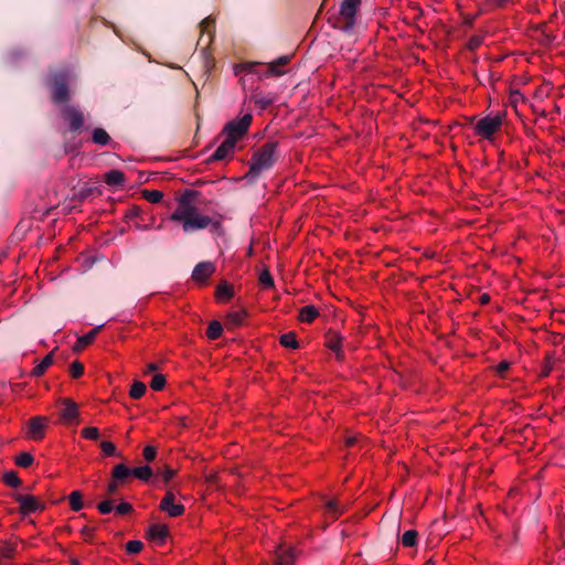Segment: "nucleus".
<instances>
[{
    "label": "nucleus",
    "mask_w": 565,
    "mask_h": 565,
    "mask_svg": "<svg viewBox=\"0 0 565 565\" xmlns=\"http://www.w3.org/2000/svg\"><path fill=\"white\" fill-rule=\"evenodd\" d=\"M196 192L185 190L177 199V206L170 215V221L179 225L184 233L210 228L212 233H223V216L204 214L195 204Z\"/></svg>",
    "instance_id": "f257e3e1"
},
{
    "label": "nucleus",
    "mask_w": 565,
    "mask_h": 565,
    "mask_svg": "<svg viewBox=\"0 0 565 565\" xmlns=\"http://www.w3.org/2000/svg\"><path fill=\"white\" fill-rule=\"evenodd\" d=\"M277 142H266L256 150L249 162V174L258 175L274 166L277 160Z\"/></svg>",
    "instance_id": "f03ea898"
},
{
    "label": "nucleus",
    "mask_w": 565,
    "mask_h": 565,
    "mask_svg": "<svg viewBox=\"0 0 565 565\" xmlns=\"http://www.w3.org/2000/svg\"><path fill=\"white\" fill-rule=\"evenodd\" d=\"M505 119V113H497L495 115H487L480 118L475 127V134L483 139L492 140L501 130Z\"/></svg>",
    "instance_id": "7ed1b4c3"
},
{
    "label": "nucleus",
    "mask_w": 565,
    "mask_h": 565,
    "mask_svg": "<svg viewBox=\"0 0 565 565\" xmlns=\"http://www.w3.org/2000/svg\"><path fill=\"white\" fill-rule=\"evenodd\" d=\"M252 114H245L243 117L228 121L222 129L225 139L237 143L247 132L252 125Z\"/></svg>",
    "instance_id": "20e7f679"
},
{
    "label": "nucleus",
    "mask_w": 565,
    "mask_h": 565,
    "mask_svg": "<svg viewBox=\"0 0 565 565\" xmlns=\"http://www.w3.org/2000/svg\"><path fill=\"white\" fill-rule=\"evenodd\" d=\"M13 500L19 503V511L22 515H28L45 509V503L34 495L24 493H14Z\"/></svg>",
    "instance_id": "39448f33"
},
{
    "label": "nucleus",
    "mask_w": 565,
    "mask_h": 565,
    "mask_svg": "<svg viewBox=\"0 0 565 565\" xmlns=\"http://www.w3.org/2000/svg\"><path fill=\"white\" fill-rule=\"evenodd\" d=\"M49 425V418L45 416L31 417L26 426L28 439L40 441L45 437L46 428Z\"/></svg>",
    "instance_id": "423d86ee"
},
{
    "label": "nucleus",
    "mask_w": 565,
    "mask_h": 565,
    "mask_svg": "<svg viewBox=\"0 0 565 565\" xmlns=\"http://www.w3.org/2000/svg\"><path fill=\"white\" fill-rule=\"evenodd\" d=\"M68 76L66 73H60L54 75L52 85V98L54 103H65L70 98L68 92Z\"/></svg>",
    "instance_id": "0eeeda50"
},
{
    "label": "nucleus",
    "mask_w": 565,
    "mask_h": 565,
    "mask_svg": "<svg viewBox=\"0 0 565 565\" xmlns=\"http://www.w3.org/2000/svg\"><path fill=\"white\" fill-rule=\"evenodd\" d=\"M159 509L171 518L182 515L185 510L183 504L175 502V494L171 490L167 491L164 497L161 499Z\"/></svg>",
    "instance_id": "6e6552de"
},
{
    "label": "nucleus",
    "mask_w": 565,
    "mask_h": 565,
    "mask_svg": "<svg viewBox=\"0 0 565 565\" xmlns=\"http://www.w3.org/2000/svg\"><path fill=\"white\" fill-rule=\"evenodd\" d=\"M216 266L212 262L199 263L192 271V280L200 286L207 282L209 278L215 273Z\"/></svg>",
    "instance_id": "1a4fd4ad"
},
{
    "label": "nucleus",
    "mask_w": 565,
    "mask_h": 565,
    "mask_svg": "<svg viewBox=\"0 0 565 565\" xmlns=\"http://www.w3.org/2000/svg\"><path fill=\"white\" fill-rule=\"evenodd\" d=\"M361 0H343L340 7V14L345 20V28L351 29L355 23V15L360 8Z\"/></svg>",
    "instance_id": "9d476101"
},
{
    "label": "nucleus",
    "mask_w": 565,
    "mask_h": 565,
    "mask_svg": "<svg viewBox=\"0 0 565 565\" xmlns=\"http://www.w3.org/2000/svg\"><path fill=\"white\" fill-rule=\"evenodd\" d=\"M63 116L68 121L72 131L78 130L85 122L84 114L75 107H65Z\"/></svg>",
    "instance_id": "9b49d317"
},
{
    "label": "nucleus",
    "mask_w": 565,
    "mask_h": 565,
    "mask_svg": "<svg viewBox=\"0 0 565 565\" xmlns=\"http://www.w3.org/2000/svg\"><path fill=\"white\" fill-rule=\"evenodd\" d=\"M236 143L224 139L212 154V160H224L233 156Z\"/></svg>",
    "instance_id": "f8f14e48"
},
{
    "label": "nucleus",
    "mask_w": 565,
    "mask_h": 565,
    "mask_svg": "<svg viewBox=\"0 0 565 565\" xmlns=\"http://www.w3.org/2000/svg\"><path fill=\"white\" fill-rule=\"evenodd\" d=\"M62 403H63V408L61 411V418L65 423L74 422L78 416L76 404L68 398L63 399Z\"/></svg>",
    "instance_id": "ddd939ff"
},
{
    "label": "nucleus",
    "mask_w": 565,
    "mask_h": 565,
    "mask_svg": "<svg viewBox=\"0 0 565 565\" xmlns=\"http://www.w3.org/2000/svg\"><path fill=\"white\" fill-rule=\"evenodd\" d=\"M234 297V288L227 281H221L215 290V298L220 302H226Z\"/></svg>",
    "instance_id": "4468645a"
},
{
    "label": "nucleus",
    "mask_w": 565,
    "mask_h": 565,
    "mask_svg": "<svg viewBox=\"0 0 565 565\" xmlns=\"http://www.w3.org/2000/svg\"><path fill=\"white\" fill-rule=\"evenodd\" d=\"M102 329V326L96 327L92 329L88 333L79 337L77 341L75 342L73 350L74 351H82L86 347H88L93 341L95 340L98 331Z\"/></svg>",
    "instance_id": "2eb2a0df"
},
{
    "label": "nucleus",
    "mask_w": 565,
    "mask_h": 565,
    "mask_svg": "<svg viewBox=\"0 0 565 565\" xmlns=\"http://www.w3.org/2000/svg\"><path fill=\"white\" fill-rule=\"evenodd\" d=\"M295 552L292 548L285 550L282 546L276 551L275 565H292L295 561Z\"/></svg>",
    "instance_id": "dca6fc26"
},
{
    "label": "nucleus",
    "mask_w": 565,
    "mask_h": 565,
    "mask_svg": "<svg viewBox=\"0 0 565 565\" xmlns=\"http://www.w3.org/2000/svg\"><path fill=\"white\" fill-rule=\"evenodd\" d=\"M326 345L337 354L338 359L343 358L342 338L338 333H329L327 337Z\"/></svg>",
    "instance_id": "f3484780"
},
{
    "label": "nucleus",
    "mask_w": 565,
    "mask_h": 565,
    "mask_svg": "<svg viewBox=\"0 0 565 565\" xmlns=\"http://www.w3.org/2000/svg\"><path fill=\"white\" fill-rule=\"evenodd\" d=\"M104 180L110 186H124L125 174L120 170H110L105 174Z\"/></svg>",
    "instance_id": "a211bd4d"
},
{
    "label": "nucleus",
    "mask_w": 565,
    "mask_h": 565,
    "mask_svg": "<svg viewBox=\"0 0 565 565\" xmlns=\"http://www.w3.org/2000/svg\"><path fill=\"white\" fill-rule=\"evenodd\" d=\"M318 316L319 310L312 305L305 306L299 311V320L303 323H311Z\"/></svg>",
    "instance_id": "6ab92c4d"
},
{
    "label": "nucleus",
    "mask_w": 565,
    "mask_h": 565,
    "mask_svg": "<svg viewBox=\"0 0 565 565\" xmlns=\"http://www.w3.org/2000/svg\"><path fill=\"white\" fill-rule=\"evenodd\" d=\"M169 534V529L163 524H152L149 527V535L152 540L163 542Z\"/></svg>",
    "instance_id": "aec40b11"
},
{
    "label": "nucleus",
    "mask_w": 565,
    "mask_h": 565,
    "mask_svg": "<svg viewBox=\"0 0 565 565\" xmlns=\"http://www.w3.org/2000/svg\"><path fill=\"white\" fill-rule=\"evenodd\" d=\"M52 363H53V354L49 353L47 355H45L43 358V360L40 363H38L33 367L31 374L36 377L42 376L46 372V370L52 365Z\"/></svg>",
    "instance_id": "412c9836"
},
{
    "label": "nucleus",
    "mask_w": 565,
    "mask_h": 565,
    "mask_svg": "<svg viewBox=\"0 0 565 565\" xmlns=\"http://www.w3.org/2000/svg\"><path fill=\"white\" fill-rule=\"evenodd\" d=\"M92 140L98 146H106L110 142V136L103 128H95L92 134Z\"/></svg>",
    "instance_id": "4be33fe9"
},
{
    "label": "nucleus",
    "mask_w": 565,
    "mask_h": 565,
    "mask_svg": "<svg viewBox=\"0 0 565 565\" xmlns=\"http://www.w3.org/2000/svg\"><path fill=\"white\" fill-rule=\"evenodd\" d=\"M113 479H115L116 481H124L125 479H127L129 476H132L131 475V469H129L126 465L124 463H118L114 467L113 469Z\"/></svg>",
    "instance_id": "5701e85b"
},
{
    "label": "nucleus",
    "mask_w": 565,
    "mask_h": 565,
    "mask_svg": "<svg viewBox=\"0 0 565 565\" xmlns=\"http://www.w3.org/2000/svg\"><path fill=\"white\" fill-rule=\"evenodd\" d=\"M246 313L244 311H232L226 316V326H231L232 328H236L242 324Z\"/></svg>",
    "instance_id": "b1692460"
},
{
    "label": "nucleus",
    "mask_w": 565,
    "mask_h": 565,
    "mask_svg": "<svg viewBox=\"0 0 565 565\" xmlns=\"http://www.w3.org/2000/svg\"><path fill=\"white\" fill-rule=\"evenodd\" d=\"M131 475L141 481H148L152 476V469L149 466H142L131 469Z\"/></svg>",
    "instance_id": "393cba45"
},
{
    "label": "nucleus",
    "mask_w": 565,
    "mask_h": 565,
    "mask_svg": "<svg viewBox=\"0 0 565 565\" xmlns=\"http://www.w3.org/2000/svg\"><path fill=\"white\" fill-rule=\"evenodd\" d=\"M418 533L415 530H407L401 537V543L405 547H413L417 543Z\"/></svg>",
    "instance_id": "a878e982"
},
{
    "label": "nucleus",
    "mask_w": 565,
    "mask_h": 565,
    "mask_svg": "<svg viewBox=\"0 0 565 565\" xmlns=\"http://www.w3.org/2000/svg\"><path fill=\"white\" fill-rule=\"evenodd\" d=\"M222 331H223L222 324L218 321L214 320V321L210 322V324L206 329V337L211 340H216L221 337Z\"/></svg>",
    "instance_id": "bb28decb"
},
{
    "label": "nucleus",
    "mask_w": 565,
    "mask_h": 565,
    "mask_svg": "<svg viewBox=\"0 0 565 565\" xmlns=\"http://www.w3.org/2000/svg\"><path fill=\"white\" fill-rule=\"evenodd\" d=\"M259 66H260V64L253 63V62L242 63V64H238L235 66V74L236 75H239L242 73L255 74V73H257V68Z\"/></svg>",
    "instance_id": "cd10ccee"
},
{
    "label": "nucleus",
    "mask_w": 565,
    "mask_h": 565,
    "mask_svg": "<svg viewBox=\"0 0 565 565\" xmlns=\"http://www.w3.org/2000/svg\"><path fill=\"white\" fill-rule=\"evenodd\" d=\"M70 505L73 511H79L83 509V494L79 491L71 492L68 497Z\"/></svg>",
    "instance_id": "c85d7f7f"
},
{
    "label": "nucleus",
    "mask_w": 565,
    "mask_h": 565,
    "mask_svg": "<svg viewBox=\"0 0 565 565\" xmlns=\"http://www.w3.org/2000/svg\"><path fill=\"white\" fill-rule=\"evenodd\" d=\"M280 344L285 348L294 349V350L299 348V343L296 339V334L292 332L284 333L280 337Z\"/></svg>",
    "instance_id": "c756f323"
},
{
    "label": "nucleus",
    "mask_w": 565,
    "mask_h": 565,
    "mask_svg": "<svg viewBox=\"0 0 565 565\" xmlns=\"http://www.w3.org/2000/svg\"><path fill=\"white\" fill-rule=\"evenodd\" d=\"M146 393V385L142 382L136 381L132 383L129 395L134 399L141 398Z\"/></svg>",
    "instance_id": "7c9ffc66"
},
{
    "label": "nucleus",
    "mask_w": 565,
    "mask_h": 565,
    "mask_svg": "<svg viewBox=\"0 0 565 565\" xmlns=\"http://www.w3.org/2000/svg\"><path fill=\"white\" fill-rule=\"evenodd\" d=\"M3 482L12 488H18L21 486L22 481L14 471H8L3 475Z\"/></svg>",
    "instance_id": "2f4dec72"
},
{
    "label": "nucleus",
    "mask_w": 565,
    "mask_h": 565,
    "mask_svg": "<svg viewBox=\"0 0 565 565\" xmlns=\"http://www.w3.org/2000/svg\"><path fill=\"white\" fill-rule=\"evenodd\" d=\"M142 196L150 203H159L163 198V193L159 190H143Z\"/></svg>",
    "instance_id": "473e14b6"
},
{
    "label": "nucleus",
    "mask_w": 565,
    "mask_h": 565,
    "mask_svg": "<svg viewBox=\"0 0 565 565\" xmlns=\"http://www.w3.org/2000/svg\"><path fill=\"white\" fill-rule=\"evenodd\" d=\"M326 510L333 519L338 518V515L342 513L338 501L334 499L326 502Z\"/></svg>",
    "instance_id": "72a5a7b5"
},
{
    "label": "nucleus",
    "mask_w": 565,
    "mask_h": 565,
    "mask_svg": "<svg viewBox=\"0 0 565 565\" xmlns=\"http://www.w3.org/2000/svg\"><path fill=\"white\" fill-rule=\"evenodd\" d=\"M33 462V457L31 454L29 452H21L17 458H15V463L19 466V467H22V468H28L32 465Z\"/></svg>",
    "instance_id": "f704fd0d"
},
{
    "label": "nucleus",
    "mask_w": 565,
    "mask_h": 565,
    "mask_svg": "<svg viewBox=\"0 0 565 565\" xmlns=\"http://www.w3.org/2000/svg\"><path fill=\"white\" fill-rule=\"evenodd\" d=\"M259 282L264 288H273L274 287V278L269 270L264 269L259 275Z\"/></svg>",
    "instance_id": "c9c22d12"
},
{
    "label": "nucleus",
    "mask_w": 565,
    "mask_h": 565,
    "mask_svg": "<svg viewBox=\"0 0 565 565\" xmlns=\"http://www.w3.org/2000/svg\"><path fill=\"white\" fill-rule=\"evenodd\" d=\"M555 364V360L552 356H546L541 369L540 376L546 377L551 374Z\"/></svg>",
    "instance_id": "e433bc0d"
},
{
    "label": "nucleus",
    "mask_w": 565,
    "mask_h": 565,
    "mask_svg": "<svg viewBox=\"0 0 565 565\" xmlns=\"http://www.w3.org/2000/svg\"><path fill=\"white\" fill-rule=\"evenodd\" d=\"M84 373V365L78 362V361H74L71 363L70 365V374L73 379H78L79 376H82Z\"/></svg>",
    "instance_id": "4c0bfd02"
},
{
    "label": "nucleus",
    "mask_w": 565,
    "mask_h": 565,
    "mask_svg": "<svg viewBox=\"0 0 565 565\" xmlns=\"http://www.w3.org/2000/svg\"><path fill=\"white\" fill-rule=\"evenodd\" d=\"M166 385V377L162 374H156L150 383V387L154 391H161Z\"/></svg>",
    "instance_id": "58836bf2"
},
{
    "label": "nucleus",
    "mask_w": 565,
    "mask_h": 565,
    "mask_svg": "<svg viewBox=\"0 0 565 565\" xmlns=\"http://www.w3.org/2000/svg\"><path fill=\"white\" fill-rule=\"evenodd\" d=\"M82 436L85 439L97 440L99 438V430L96 427H86L82 429Z\"/></svg>",
    "instance_id": "ea45409f"
},
{
    "label": "nucleus",
    "mask_w": 565,
    "mask_h": 565,
    "mask_svg": "<svg viewBox=\"0 0 565 565\" xmlns=\"http://www.w3.org/2000/svg\"><path fill=\"white\" fill-rule=\"evenodd\" d=\"M115 505L113 500H104L97 504V510L102 514H108L114 511Z\"/></svg>",
    "instance_id": "a19ab883"
},
{
    "label": "nucleus",
    "mask_w": 565,
    "mask_h": 565,
    "mask_svg": "<svg viewBox=\"0 0 565 565\" xmlns=\"http://www.w3.org/2000/svg\"><path fill=\"white\" fill-rule=\"evenodd\" d=\"M286 62H287V58H280L278 62L269 64L267 66L266 73L269 75H276V76L281 75L282 71L278 70V66L286 64Z\"/></svg>",
    "instance_id": "79ce46f5"
},
{
    "label": "nucleus",
    "mask_w": 565,
    "mask_h": 565,
    "mask_svg": "<svg viewBox=\"0 0 565 565\" xmlns=\"http://www.w3.org/2000/svg\"><path fill=\"white\" fill-rule=\"evenodd\" d=\"M143 547V544L141 541L132 540L127 542L126 550L129 554H137L139 553Z\"/></svg>",
    "instance_id": "37998d69"
},
{
    "label": "nucleus",
    "mask_w": 565,
    "mask_h": 565,
    "mask_svg": "<svg viewBox=\"0 0 565 565\" xmlns=\"http://www.w3.org/2000/svg\"><path fill=\"white\" fill-rule=\"evenodd\" d=\"M117 515H126L132 511V505L128 502H121L114 509Z\"/></svg>",
    "instance_id": "c03bdc74"
},
{
    "label": "nucleus",
    "mask_w": 565,
    "mask_h": 565,
    "mask_svg": "<svg viewBox=\"0 0 565 565\" xmlns=\"http://www.w3.org/2000/svg\"><path fill=\"white\" fill-rule=\"evenodd\" d=\"M100 448L106 456H116V447L111 441H102Z\"/></svg>",
    "instance_id": "a18cd8bd"
},
{
    "label": "nucleus",
    "mask_w": 565,
    "mask_h": 565,
    "mask_svg": "<svg viewBox=\"0 0 565 565\" xmlns=\"http://www.w3.org/2000/svg\"><path fill=\"white\" fill-rule=\"evenodd\" d=\"M142 209L138 205H134L131 207H129L126 212V217L128 218H138V217H141V214H142Z\"/></svg>",
    "instance_id": "49530a36"
},
{
    "label": "nucleus",
    "mask_w": 565,
    "mask_h": 565,
    "mask_svg": "<svg viewBox=\"0 0 565 565\" xmlns=\"http://www.w3.org/2000/svg\"><path fill=\"white\" fill-rule=\"evenodd\" d=\"M157 451L152 446H146L143 448V457L147 461H152L156 458Z\"/></svg>",
    "instance_id": "de8ad7c7"
},
{
    "label": "nucleus",
    "mask_w": 565,
    "mask_h": 565,
    "mask_svg": "<svg viewBox=\"0 0 565 565\" xmlns=\"http://www.w3.org/2000/svg\"><path fill=\"white\" fill-rule=\"evenodd\" d=\"M511 364L508 361H501L497 367L495 371L500 376H503L504 373L510 369Z\"/></svg>",
    "instance_id": "09e8293b"
},
{
    "label": "nucleus",
    "mask_w": 565,
    "mask_h": 565,
    "mask_svg": "<svg viewBox=\"0 0 565 565\" xmlns=\"http://www.w3.org/2000/svg\"><path fill=\"white\" fill-rule=\"evenodd\" d=\"M162 476H163V480L166 482H168L175 476V470H173L171 468H166L162 472Z\"/></svg>",
    "instance_id": "8fccbe9b"
},
{
    "label": "nucleus",
    "mask_w": 565,
    "mask_h": 565,
    "mask_svg": "<svg viewBox=\"0 0 565 565\" xmlns=\"http://www.w3.org/2000/svg\"><path fill=\"white\" fill-rule=\"evenodd\" d=\"M117 489H118V481L113 479V481L107 487V491L109 494H113L117 491Z\"/></svg>",
    "instance_id": "3c124183"
},
{
    "label": "nucleus",
    "mask_w": 565,
    "mask_h": 565,
    "mask_svg": "<svg viewBox=\"0 0 565 565\" xmlns=\"http://www.w3.org/2000/svg\"><path fill=\"white\" fill-rule=\"evenodd\" d=\"M82 534L85 536V540H90V537L93 535V529H90L88 526H84L82 529Z\"/></svg>",
    "instance_id": "603ef678"
},
{
    "label": "nucleus",
    "mask_w": 565,
    "mask_h": 565,
    "mask_svg": "<svg viewBox=\"0 0 565 565\" xmlns=\"http://www.w3.org/2000/svg\"><path fill=\"white\" fill-rule=\"evenodd\" d=\"M491 4L495 6V7H504L507 6L509 2H511L512 0H489Z\"/></svg>",
    "instance_id": "864d4df0"
},
{
    "label": "nucleus",
    "mask_w": 565,
    "mask_h": 565,
    "mask_svg": "<svg viewBox=\"0 0 565 565\" xmlns=\"http://www.w3.org/2000/svg\"><path fill=\"white\" fill-rule=\"evenodd\" d=\"M210 23H211V21H210L209 19H204V20L201 22L200 26H201V29H202V32H204V31L209 28Z\"/></svg>",
    "instance_id": "5fc2aeb1"
},
{
    "label": "nucleus",
    "mask_w": 565,
    "mask_h": 565,
    "mask_svg": "<svg viewBox=\"0 0 565 565\" xmlns=\"http://www.w3.org/2000/svg\"><path fill=\"white\" fill-rule=\"evenodd\" d=\"M358 441V437H348L345 440L347 446H353Z\"/></svg>",
    "instance_id": "6e6d98bb"
},
{
    "label": "nucleus",
    "mask_w": 565,
    "mask_h": 565,
    "mask_svg": "<svg viewBox=\"0 0 565 565\" xmlns=\"http://www.w3.org/2000/svg\"><path fill=\"white\" fill-rule=\"evenodd\" d=\"M488 300H489V296L483 295V296L481 297V301H482L483 303L488 302Z\"/></svg>",
    "instance_id": "4d7b16f0"
},
{
    "label": "nucleus",
    "mask_w": 565,
    "mask_h": 565,
    "mask_svg": "<svg viewBox=\"0 0 565 565\" xmlns=\"http://www.w3.org/2000/svg\"><path fill=\"white\" fill-rule=\"evenodd\" d=\"M148 369H149V371H153V370H156V365L153 363H151L148 365Z\"/></svg>",
    "instance_id": "13d9d810"
}]
</instances>
